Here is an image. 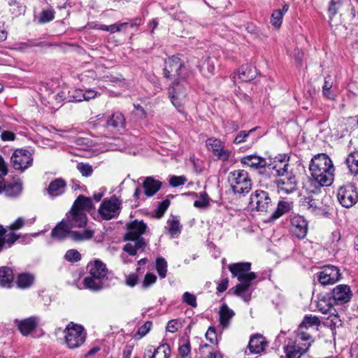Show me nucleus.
<instances>
[{
  "label": "nucleus",
  "instance_id": "1",
  "mask_svg": "<svg viewBox=\"0 0 358 358\" xmlns=\"http://www.w3.org/2000/svg\"><path fill=\"white\" fill-rule=\"evenodd\" d=\"M229 269L233 277L240 282L233 287L234 294L241 297L245 302L251 299L252 289H251L252 281L257 278V274L251 272V264L249 262H238L230 264Z\"/></svg>",
  "mask_w": 358,
  "mask_h": 358
},
{
  "label": "nucleus",
  "instance_id": "2",
  "mask_svg": "<svg viewBox=\"0 0 358 358\" xmlns=\"http://www.w3.org/2000/svg\"><path fill=\"white\" fill-rule=\"evenodd\" d=\"M183 67L182 63L178 57L172 56L166 61L164 76L167 78L174 79L173 85L169 89V96L173 105L177 108L183 104L186 96L185 87L178 81L180 78H185L181 75Z\"/></svg>",
  "mask_w": 358,
  "mask_h": 358
},
{
  "label": "nucleus",
  "instance_id": "3",
  "mask_svg": "<svg viewBox=\"0 0 358 358\" xmlns=\"http://www.w3.org/2000/svg\"><path fill=\"white\" fill-rule=\"evenodd\" d=\"M309 171L313 182L318 186H329L334 181L335 168L326 154H318L310 161Z\"/></svg>",
  "mask_w": 358,
  "mask_h": 358
},
{
  "label": "nucleus",
  "instance_id": "4",
  "mask_svg": "<svg viewBox=\"0 0 358 358\" xmlns=\"http://www.w3.org/2000/svg\"><path fill=\"white\" fill-rule=\"evenodd\" d=\"M146 224L142 221L134 220L127 227V232L124 239L127 243L124 245L123 250L129 255L135 256L138 252L145 250L146 243L141 237L146 229Z\"/></svg>",
  "mask_w": 358,
  "mask_h": 358
},
{
  "label": "nucleus",
  "instance_id": "5",
  "mask_svg": "<svg viewBox=\"0 0 358 358\" xmlns=\"http://www.w3.org/2000/svg\"><path fill=\"white\" fill-rule=\"evenodd\" d=\"M313 341L309 333H296L294 338L286 341L283 348L286 358H300L307 352Z\"/></svg>",
  "mask_w": 358,
  "mask_h": 358
},
{
  "label": "nucleus",
  "instance_id": "6",
  "mask_svg": "<svg viewBox=\"0 0 358 358\" xmlns=\"http://www.w3.org/2000/svg\"><path fill=\"white\" fill-rule=\"evenodd\" d=\"M64 338L67 348L76 349L85 343L86 334L82 326L71 322L64 330Z\"/></svg>",
  "mask_w": 358,
  "mask_h": 358
},
{
  "label": "nucleus",
  "instance_id": "7",
  "mask_svg": "<svg viewBox=\"0 0 358 358\" xmlns=\"http://www.w3.org/2000/svg\"><path fill=\"white\" fill-rule=\"evenodd\" d=\"M228 180L235 194H245L252 188L251 180L248 173L245 170H235L231 172Z\"/></svg>",
  "mask_w": 358,
  "mask_h": 358
},
{
  "label": "nucleus",
  "instance_id": "8",
  "mask_svg": "<svg viewBox=\"0 0 358 358\" xmlns=\"http://www.w3.org/2000/svg\"><path fill=\"white\" fill-rule=\"evenodd\" d=\"M250 205L257 211L265 213L273 208V203L267 192L257 189L255 191L250 198Z\"/></svg>",
  "mask_w": 358,
  "mask_h": 358
},
{
  "label": "nucleus",
  "instance_id": "9",
  "mask_svg": "<svg viewBox=\"0 0 358 358\" xmlns=\"http://www.w3.org/2000/svg\"><path fill=\"white\" fill-rule=\"evenodd\" d=\"M32 154L24 149L15 150L10 157V163L13 167L21 172L24 171L33 164Z\"/></svg>",
  "mask_w": 358,
  "mask_h": 358
},
{
  "label": "nucleus",
  "instance_id": "10",
  "mask_svg": "<svg viewBox=\"0 0 358 358\" xmlns=\"http://www.w3.org/2000/svg\"><path fill=\"white\" fill-rule=\"evenodd\" d=\"M121 201L115 196L104 199L99 208V214L106 220L117 217L120 212Z\"/></svg>",
  "mask_w": 358,
  "mask_h": 358
},
{
  "label": "nucleus",
  "instance_id": "11",
  "mask_svg": "<svg viewBox=\"0 0 358 358\" xmlns=\"http://www.w3.org/2000/svg\"><path fill=\"white\" fill-rule=\"evenodd\" d=\"M337 198L345 208H350L358 201V194L354 185H344L338 189Z\"/></svg>",
  "mask_w": 358,
  "mask_h": 358
},
{
  "label": "nucleus",
  "instance_id": "12",
  "mask_svg": "<svg viewBox=\"0 0 358 358\" xmlns=\"http://www.w3.org/2000/svg\"><path fill=\"white\" fill-rule=\"evenodd\" d=\"M206 148L217 159L222 162L229 160L231 151L225 148L224 143L220 139L209 138L206 140Z\"/></svg>",
  "mask_w": 358,
  "mask_h": 358
},
{
  "label": "nucleus",
  "instance_id": "13",
  "mask_svg": "<svg viewBox=\"0 0 358 358\" xmlns=\"http://www.w3.org/2000/svg\"><path fill=\"white\" fill-rule=\"evenodd\" d=\"M341 277L339 269L334 266H324L318 273V281L323 285H332L336 282Z\"/></svg>",
  "mask_w": 358,
  "mask_h": 358
},
{
  "label": "nucleus",
  "instance_id": "14",
  "mask_svg": "<svg viewBox=\"0 0 358 358\" xmlns=\"http://www.w3.org/2000/svg\"><path fill=\"white\" fill-rule=\"evenodd\" d=\"M64 220L71 229L74 227L81 228L87 224V217L86 213L78 210L72 207L70 212L66 214Z\"/></svg>",
  "mask_w": 358,
  "mask_h": 358
},
{
  "label": "nucleus",
  "instance_id": "15",
  "mask_svg": "<svg viewBox=\"0 0 358 358\" xmlns=\"http://www.w3.org/2000/svg\"><path fill=\"white\" fill-rule=\"evenodd\" d=\"M278 191L281 194L292 193L296 189L297 181L294 175L290 173L277 180Z\"/></svg>",
  "mask_w": 358,
  "mask_h": 358
},
{
  "label": "nucleus",
  "instance_id": "16",
  "mask_svg": "<svg viewBox=\"0 0 358 358\" xmlns=\"http://www.w3.org/2000/svg\"><path fill=\"white\" fill-rule=\"evenodd\" d=\"M291 225L293 234L299 238L306 237L308 232V222L301 215L294 214L291 216Z\"/></svg>",
  "mask_w": 358,
  "mask_h": 358
},
{
  "label": "nucleus",
  "instance_id": "17",
  "mask_svg": "<svg viewBox=\"0 0 358 358\" xmlns=\"http://www.w3.org/2000/svg\"><path fill=\"white\" fill-rule=\"evenodd\" d=\"M38 323L39 318L36 316L29 317L20 320H15V324L23 336H28L36 329Z\"/></svg>",
  "mask_w": 358,
  "mask_h": 358
},
{
  "label": "nucleus",
  "instance_id": "18",
  "mask_svg": "<svg viewBox=\"0 0 358 358\" xmlns=\"http://www.w3.org/2000/svg\"><path fill=\"white\" fill-rule=\"evenodd\" d=\"M289 157L286 155H279L275 158L274 164L272 165V169L275 171V174L280 177L290 173L289 171Z\"/></svg>",
  "mask_w": 358,
  "mask_h": 358
},
{
  "label": "nucleus",
  "instance_id": "19",
  "mask_svg": "<svg viewBox=\"0 0 358 358\" xmlns=\"http://www.w3.org/2000/svg\"><path fill=\"white\" fill-rule=\"evenodd\" d=\"M171 355V348L169 344L162 343L156 349L152 350V347L147 349L144 353L143 358H169Z\"/></svg>",
  "mask_w": 358,
  "mask_h": 358
},
{
  "label": "nucleus",
  "instance_id": "20",
  "mask_svg": "<svg viewBox=\"0 0 358 358\" xmlns=\"http://www.w3.org/2000/svg\"><path fill=\"white\" fill-rule=\"evenodd\" d=\"M268 346V342L261 334H255L250 338L248 349L250 353L259 354L264 352Z\"/></svg>",
  "mask_w": 358,
  "mask_h": 358
},
{
  "label": "nucleus",
  "instance_id": "21",
  "mask_svg": "<svg viewBox=\"0 0 358 358\" xmlns=\"http://www.w3.org/2000/svg\"><path fill=\"white\" fill-rule=\"evenodd\" d=\"M89 274L102 280L107 279L108 269L105 264L99 260L90 262L87 265Z\"/></svg>",
  "mask_w": 358,
  "mask_h": 358
},
{
  "label": "nucleus",
  "instance_id": "22",
  "mask_svg": "<svg viewBox=\"0 0 358 358\" xmlns=\"http://www.w3.org/2000/svg\"><path fill=\"white\" fill-rule=\"evenodd\" d=\"M351 291L346 285H337L332 292V296L338 303H343L350 301L351 298Z\"/></svg>",
  "mask_w": 358,
  "mask_h": 358
},
{
  "label": "nucleus",
  "instance_id": "23",
  "mask_svg": "<svg viewBox=\"0 0 358 358\" xmlns=\"http://www.w3.org/2000/svg\"><path fill=\"white\" fill-rule=\"evenodd\" d=\"M66 189V181L62 178H56L50 182L47 192L50 197H56L63 194Z\"/></svg>",
  "mask_w": 358,
  "mask_h": 358
},
{
  "label": "nucleus",
  "instance_id": "24",
  "mask_svg": "<svg viewBox=\"0 0 358 358\" xmlns=\"http://www.w3.org/2000/svg\"><path fill=\"white\" fill-rule=\"evenodd\" d=\"M162 182L152 177H146L143 182V188L146 196L155 195L161 188Z\"/></svg>",
  "mask_w": 358,
  "mask_h": 358
},
{
  "label": "nucleus",
  "instance_id": "25",
  "mask_svg": "<svg viewBox=\"0 0 358 358\" xmlns=\"http://www.w3.org/2000/svg\"><path fill=\"white\" fill-rule=\"evenodd\" d=\"M241 162L246 166L253 169H261L267 165L264 158L260 157L256 155H247L241 158Z\"/></svg>",
  "mask_w": 358,
  "mask_h": 358
},
{
  "label": "nucleus",
  "instance_id": "26",
  "mask_svg": "<svg viewBox=\"0 0 358 358\" xmlns=\"http://www.w3.org/2000/svg\"><path fill=\"white\" fill-rule=\"evenodd\" d=\"M106 127L110 129L120 131L125 127V118L119 112L113 113L106 122Z\"/></svg>",
  "mask_w": 358,
  "mask_h": 358
},
{
  "label": "nucleus",
  "instance_id": "27",
  "mask_svg": "<svg viewBox=\"0 0 358 358\" xmlns=\"http://www.w3.org/2000/svg\"><path fill=\"white\" fill-rule=\"evenodd\" d=\"M70 229V227L63 220L52 230L51 236L52 238L58 241L62 240L67 236L70 237V233L72 231Z\"/></svg>",
  "mask_w": 358,
  "mask_h": 358
},
{
  "label": "nucleus",
  "instance_id": "28",
  "mask_svg": "<svg viewBox=\"0 0 358 358\" xmlns=\"http://www.w3.org/2000/svg\"><path fill=\"white\" fill-rule=\"evenodd\" d=\"M235 313L233 310L230 309L228 306L223 303L219 310L220 324L223 329L227 328L230 324V321L234 316Z\"/></svg>",
  "mask_w": 358,
  "mask_h": 358
},
{
  "label": "nucleus",
  "instance_id": "29",
  "mask_svg": "<svg viewBox=\"0 0 358 358\" xmlns=\"http://www.w3.org/2000/svg\"><path fill=\"white\" fill-rule=\"evenodd\" d=\"M256 75L255 70L250 65H243L238 70L236 76L239 80L243 82H248L255 78ZM236 78V76L233 77Z\"/></svg>",
  "mask_w": 358,
  "mask_h": 358
},
{
  "label": "nucleus",
  "instance_id": "30",
  "mask_svg": "<svg viewBox=\"0 0 358 358\" xmlns=\"http://www.w3.org/2000/svg\"><path fill=\"white\" fill-rule=\"evenodd\" d=\"M94 234V230L90 227H88L82 231H72L70 233V238L76 242L85 241L91 239Z\"/></svg>",
  "mask_w": 358,
  "mask_h": 358
},
{
  "label": "nucleus",
  "instance_id": "31",
  "mask_svg": "<svg viewBox=\"0 0 358 358\" xmlns=\"http://www.w3.org/2000/svg\"><path fill=\"white\" fill-rule=\"evenodd\" d=\"M22 190V183L20 181L15 182L8 185L2 183L1 192L3 191L5 195L8 197H15L20 194Z\"/></svg>",
  "mask_w": 358,
  "mask_h": 358
},
{
  "label": "nucleus",
  "instance_id": "32",
  "mask_svg": "<svg viewBox=\"0 0 358 358\" xmlns=\"http://www.w3.org/2000/svg\"><path fill=\"white\" fill-rule=\"evenodd\" d=\"M289 10V6L285 4L281 9L274 10L272 13L270 22L273 27L279 29L281 26L284 15Z\"/></svg>",
  "mask_w": 358,
  "mask_h": 358
},
{
  "label": "nucleus",
  "instance_id": "33",
  "mask_svg": "<svg viewBox=\"0 0 358 358\" xmlns=\"http://www.w3.org/2000/svg\"><path fill=\"white\" fill-rule=\"evenodd\" d=\"M292 208V203L287 201H280L276 210L271 215L270 220H275L289 212Z\"/></svg>",
  "mask_w": 358,
  "mask_h": 358
},
{
  "label": "nucleus",
  "instance_id": "34",
  "mask_svg": "<svg viewBox=\"0 0 358 358\" xmlns=\"http://www.w3.org/2000/svg\"><path fill=\"white\" fill-rule=\"evenodd\" d=\"M104 280L99 279V278L92 276L89 274L88 276L85 278L83 284L85 288L92 290L98 291L100 290L103 285Z\"/></svg>",
  "mask_w": 358,
  "mask_h": 358
},
{
  "label": "nucleus",
  "instance_id": "35",
  "mask_svg": "<svg viewBox=\"0 0 358 358\" xmlns=\"http://www.w3.org/2000/svg\"><path fill=\"white\" fill-rule=\"evenodd\" d=\"M13 280V270L7 266L0 268V285L9 287Z\"/></svg>",
  "mask_w": 358,
  "mask_h": 358
},
{
  "label": "nucleus",
  "instance_id": "36",
  "mask_svg": "<svg viewBox=\"0 0 358 358\" xmlns=\"http://www.w3.org/2000/svg\"><path fill=\"white\" fill-rule=\"evenodd\" d=\"M72 207L78 210L85 213L86 211H90L93 206L90 198L80 195L75 201Z\"/></svg>",
  "mask_w": 358,
  "mask_h": 358
},
{
  "label": "nucleus",
  "instance_id": "37",
  "mask_svg": "<svg viewBox=\"0 0 358 358\" xmlns=\"http://www.w3.org/2000/svg\"><path fill=\"white\" fill-rule=\"evenodd\" d=\"M320 324V321L319 318L317 317L316 316H306L303 322L299 325L296 333H308L306 331L308 330V328L314 326H318Z\"/></svg>",
  "mask_w": 358,
  "mask_h": 358
},
{
  "label": "nucleus",
  "instance_id": "38",
  "mask_svg": "<svg viewBox=\"0 0 358 358\" xmlns=\"http://www.w3.org/2000/svg\"><path fill=\"white\" fill-rule=\"evenodd\" d=\"M181 227L182 226L178 217L171 216L167 220L166 228L172 238H176L178 236L181 231Z\"/></svg>",
  "mask_w": 358,
  "mask_h": 358
},
{
  "label": "nucleus",
  "instance_id": "39",
  "mask_svg": "<svg viewBox=\"0 0 358 358\" xmlns=\"http://www.w3.org/2000/svg\"><path fill=\"white\" fill-rule=\"evenodd\" d=\"M128 25L127 22L116 23L111 25H105L102 24H96L92 27L97 29H101L113 34L124 30Z\"/></svg>",
  "mask_w": 358,
  "mask_h": 358
},
{
  "label": "nucleus",
  "instance_id": "40",
  "mask_svg": "<svg viewBox=\"0 0 358 358\" xmlns=\"http://www.w3.org/2000/svg\"><path fill=\"white\" fill-rule=\"evenodd\" d=\"M34 277L29 273H21L17 278L16 283L17 287L21 289L29 287L34 282Z\"/></svg>",
  "mask_w": 358,
  "mask_h": 358
},
{
  "label": "nucleus",
  "instance_id": "41",
  "mask_svg": "<svg viewBox=\"0 0 358 358\" xmlns=\"http://www.w3.org/2000/svg\"><path fill=\"white\" fill-rule=\"evenodd\" d=\"M345 163L351 173L358 174V152H352L349 154L345 159Z\"/></svg>",
  "mask_w": 358,
  "mask_h": 358
},
{
  "label": "nucleus",
  "instance_id": "42",
  "mask_svg": "<svg viewBox=\"0 0 358 358\" xmlns=\"http://www.w3.org/2000/svg\"><path fill=\"white\" fill-rule=\"evenodd\" d=\"M156 269L161 278H164L167 273V262L162 258L159 257L156 260Z\"/></svg>",
  "mask_w": 358,
  "mask_h": 358
},
{
  "label": "nucleus",
  "instance_id": "43",
  "mask_svg": "<svg viewBox=\"0 0 358 358\" xmlns=\"http://www.w3.org/2000/svg\"><path fill=\"white\" fill-rule=\"evenodd\" d=\"M300 203L303 208L308 210L311 213L315 212L317 209L316 202L310 196L301 198Z\"/></svg>",
  "mask_w": 358,
  "mask_h": 358
},
{
  "label": "nucleus",
  "instance_id": "44",
  "mask_svg": "<svg viewBox=\"0 0 358 358\" xmlns=\"http://www.w3.org/2000/svg\"><path fill=\"white\" fill-rule=\"evenodd\" d=\"M344 0H331L330 2V5L329 7V15L330 21L331 20L332 17L336 15V14L338 13V10L341 8V7L343 5Z\"/></svg>",
  "mask_w": 358,
  "mask_h": 358
},
{
  "label": "nucleus",
  "instance_id": "45",
  "mask_svg": "<svg viewBox=\"0 0 358 358\" xmlns=\"http://www.w3.org/2000/svg\"><path fill=\"white\" fill-rule=\"evenodd\" d=\"M83 101V90L78 89L69 92L68 101L80 102Z\"/></svg>",
  "mask_w": 358,
  "mask_h": 358
},
{
  "label": "nucleus",
  "instance_id": "46",
  "mask_svg": "<svg viewBox=\"0 0 358 358\" xmlns=\"http://www.w3.org/2000/svg\"><path fill=\"white\" fill-rule=\"evenodd\" d=\"M317 307L318 310L324 313L327 314L334 310V308L331 303H329L325 299H322L318 301Z\"/></svg>",
  "mask_w": 358,
  "mask_h": 358
},
{
  "label": "nucleus",
  "instance_id": "47",
  "mask_svg": "<svg viewBox=\"0 0 358 358\" xmlns=\"http://www.w3.org/2000/svg\"><path fill=\"white\" fill-rule=\"evenodd\" d=\"M120 141L119 139H116V138H113V139L106 138L105 141H103V144H104L103 150L107 151V150H113L120 149V148L119 146Z\"/></svg>",
  "mask_w": 358,
  "mask_h": 358
},
{
  "label": "nucleus",
  "instance_id": "48",
  "mask_svg": "<svg viewBox=\"0 0 358 358\" xmlns=\"http://www.w3.org/2000/svg\"><path fill=\"white\" fill-rule=\"evenodd\" d=\"M64 258L70 262H76L81 259V255L77 250L71 249L66 251Z\"/></svg>",
  "mask_w": 358,
  "mask_h": 358
},
{
  "label": "nucleus",
  "instance_id": "49",
  "mask_svg": "<svg viewBox=\"0 0 358 358\" xmlns=\"http://www.w3.org/2000/svg\"><path fill=\"white\" fill-rule=\"evenodd\" d=\"M187 178L184 176H172L169 180V185L173 187L184 185L187 182Z\"/></svg>",
  "mask_w": 358,
  "mask_h": 358
},
{
  "label": "nucleus",
  "instance_id": "50",
  "mask_svg": "<svg viewBox=\"0 0 358 358\" xmlns=\"http://www.w3.org/2000/svg\"><path fill=\"white\" fill-rule=\"evenodd\" d=\"M55 17V13L52 9L44 10L42 11L39 22L41 23H45L52 20Z\"/></svg>",
  "mask_w": 358,
  "mask_h": 358
},
{
  "label": "nucleus",
  "instance_id": "51",
  "mask_svg": "<svg viewBox=\"0 0 358 358\" xmlns=\"http://www.w3.org/2000/svg\"><path fill=\"white\" fill-rule=\"evenodd\" d=\"M8 173V168L3 157L0 155V193H1L2 183L4 181V176Z\"/></svg>",
  "mask_w": 358,
  "mask_h": 358
},
{
  "label": "nucleus",
  "instance_id": "52",
  "mask_svg": "<svg viewBox=\"0 0 358 358\" xmlns=\"http://www.w3.org/2000/svg\"><path fill=\"white\" fill-rule=\"evenodd\" d=\"M157 280V277L153 273H148L145 275L144 280L142 282V287L143 289H147L154 283H155Z\"/></svg>",
  "mask_w": 358,
  "mask_h": 358
},
{
  "label": "nucleus",
  "instance_id": "53",
  "mask_svg": "<svg viewBox=\"0 0 358 358\" xmlns=\"http://www.w3.org/2000/svg\"><path fill=\"white\" fill-rule=\"evenodd\" d=\"M182 300L185 303L191 306L192 307L195 308L197 306L196 296L188 292L184 293L182 296Z\"/></svg>",
  "mask_w": 358,
  "mask_h": 358
},
{
  "label": "nucleus",
  "instance_id": "54",
  "mask_svg": "<svg viewBox=\"0 0 358 358\" xmlns=\"http://www.w3.org/2000/svg\"><path fill=\"white\" fill-rule=\"evenodd\" d=\"M77 169L83 176H90L92 173V166L87 164L78 163Z\"/></svg>",
  "mask_w": 358,
  "mask_h": 358
},
{
  "label": "nucleus",
  "instance_id": "55",
  "mask_svg": "<svg viewBox=\"0 0 358 358\" xmlns=\"http://www.w3.org/2000/svg\"><path fill=\"white\" fill-rule=\"evenodd\" d=\"M191 351L190 343L187 341L181 344L178 348V353L182 357H185L189 355Z\"/></svg>",
  "mask_w": 358,
  "mask_h": 358
},
{
  "label": "nucleus",
  "instance_id": "56",
  "mask_svg": "<svg viewBox=\"0 0 358 358\" xmlns=\"http://www.w3.org/2000/svg\"><path fill=\"white\" fill-rule=\"evenodd\" d=\"M208 205V199L206 193H201L200 199L194 202V206L196 208H204Z\"/></svg>",
  "mask_w": 358,
  "mask_h": 358
},
{
  "label": "nucleus",
  "instance_id": "57",
  "mask_svg": "<svg viewBox=\"0 0 358 358\" xmlns=\"http://www.w3.org/2000/svg\"><path fill=\"white\" fill-rule=\"evenodd\" d=\"M152 327V322L148 321L144 323L141 327L138 328L137 334L140 336V338L145 336L150 330Z\"/></svg>",
  "mask_w": 358,
  "mask_h": 358
},
{
  "label": "nucleus",
  "instance_id": "58",
  "mask_svg": "<svg viewBox=\"0 0 358 358\" xmlns=\"http://www.w3.org/2000/svg\"><path fill=\"white\" fill-rule=\"evenodd\" d=\"M253 129H250L248 132L245 131H242L238 134V135L236 136V138L234 140V143L236 144L241 143L244 141H245V138L249 136V134L254 131Z\"/></svg>",
  "mask_w": 358,
  "mask_h": 358
},
{
  "label": "nucleus",
  "instance_id": "59",
  "mask_svg": "<svg viewBox=\"0 0 358 358\" xmlns=\"http://www.w3.org/2000/svg\"><path fill=\"white\" fill-rule=\"evenodd\" d=\"M206 69L207 70V73H206L205 72H203V73L206 75V76H208V75H211L214 72V70H215V64H214V62L212 59H208L206 62V63L204 64L203 65V67L202 69H201V71H204V70Z\"/></svg>",
  "mask_w": 358,
  "mask_h": 358
},
{
  "label": "nucleus",
  "instance_id": "60",
  "mask_svg": "<svg viewBox=\"0 0 358 358\" xmlns=\"http://www.w3.org/2000/svg\"><path fill=\"white\" fill-rule=\"evenodd\" d=\"M322 95L329 100H334L336 97V88H322Z\"/></svg>",
  "mask_w": 358,
  "mask_h": 358
},
{
  "label": "nucleus",
  "instance_id": "61",
  "mask_svg": "<svg viewBox=\"0 0 358 358\" xmlns=\"http://www.w3.org/2000/svg\"><path fill=\"white\" fill-rule=\"evenodd\" d=\"M2 238L4 241V245L7 243L8 245V247H10L19 238V236L16 235L15 233L11 232L9 233L8 234L5 235V236Z\"/></svg>",
  "mask_w": 358,
  "mask_h": 358
},
{
  "label": "nucleus",
  "instance_id": "62",
  "mask_svg": "<svg viewBox=\"0 0 358 358\" xmlns=\"http://www.w3.org/2000/svg\"><path fill=\"white\" fill-rule=\"evenodd\" d=\"M180 327V323L176 320L169 321L166 326V330L171 333L176 332Z\"/></svg>",
  "mask_w": 358,
  "mask_h": 358
},
{
  "label": "nucleus",
  "instance_id": "63",
  "mask_svg": "<svg viewBox=\"0 0 358 358\" xmlns=\"http://www.w3.org/2000/svg\"><path fill=\"white\" fill-rule=\"evenodd\" d=\"M99 94L98 92L95 91L94 90L89 89L85 91L83 90V101H89L92 99H94Z\"/></svg>",
  "mask_w": 358,
  "mask_h": 358
},
{
  "label": "nucleus",
  "instance_id": "64",
  "mask_svg": "<svg viewBox=\"0 0 358 358\" xmlns=\"http://www.w3.org/2000/svg\"><path fill=\"white\" fill-rule=\"evenodd\" d=\"M25 224V220L22 217H18L13 223H12L9 229L15 231L21 229Z\"/></svg>",
  "mask_w": 358,
  "mask_h": 358
}]
</instances>
